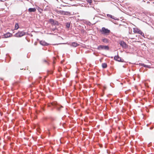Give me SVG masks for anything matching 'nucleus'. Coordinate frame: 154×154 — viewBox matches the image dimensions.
Instances as JSON below:
<instances>
[{"instance_id":"2","label":"nucleus","mask_w":154,"mask_h":154,"mask_svg":"<svg viewBox=\"0 0 154 154\" xmlns=\"http://www.w3.org/2000/svg\"><path fill=\"white\" fill-rule=\"evenodd\" d=\"M133 32L135 33H137L141 35L142 36H144V34L140 30L137 28H134L133 29Z\"/></svg>"},{"instance_id":"7","label":"nucleus","mask_w":154,"mask_h":154,"mask_svg":"<svg viewBox=\"0 0 154 154\" xmlns=\"http://www.w3.org/2000/svg\"><path fill=\"white\" fill-rule=\"evenodd\" d=\"M49 22L52 26L56 25L57 23L56 21H55L53 19H50L49 20Z\"/></svg>"},{"instance_id":"15","label":"nucleus","mask_w":154,"mask_h":154,"mask_svg":"<svg viewBox=\"0 0 154 154\" xmlns=\"http://www.w3.org/2000/svg\"><path fill=\"white\" fill-rule=\"evenodd\" d=\"M19 28V25L18 23H16L15 26V29L17 30Z\"/></svg>"},{"instance_id":"16","label":"nucleus","mask_w":154,"mask_h":154,"mask_svg":"<svg viewBox=\"0 0 154 154\" xmlns=\"http://www.w3.org/2000/svg\"><path fill=\"white\" fill-rule=\"evenodd\" d=\"M102 41L103 42L105 43H108V40L106 38H104L102 39Z\"/></svg>"},{"instance_id":"19","label":"nucleus","mask_w":154,"mask_h":154,"mask_svg":"<svg viewBox=\"0 0 154 154\" xmlns=\"http://www.w3.org/2000/svg\"><path fill=\"white\" fill-rule=\"evenodd\" d=\"M56 28H53L52 29V31H54L55 29H56Z\"/></svg>"},{"instance_id":"3","label":"nucleus","mask_w":154,"mask_h":154,"mask_svg":"<svg viewBox=\"0 0 154 154\" xmlns=\"http://www.w3.org/2000/svg\"><path fill=\"white\" fill-rule=\"evenodd\" d=\"M57 12L58 14H60L61 15H70V14L69 12L65 11H57Z\"/></svg>"},{"instance_id":"20","label":"nucleus","mask_w":154,"mask_h":154,"mask_svg":"<svg viewBox=\"0 0 154 154\" xmlns=\"http://www.w3.org/2000/svg\"><path fill=\"white\" fill-rule=\"evenodd\" d=\"M41 44H42V45H45V44H43V43H42V42H41Z\"/></svg>"},{"instance_id":"10","label":"nucleus","mask_w":154,"mask_h":154,"mask_svg":"<svg viewBox=\"0 0 154 154\" xmlns=\"http://www.w3.org/2000/svg\"><path fill=\"white\" fill-rule=\"evenodd\" d=\"M70 45L73 47H76L78 46L79 45L77 43L73 42L71 43Z\"/></svg>"},{"instance_id":"12","label":"nucleus","mask_w":154,"mask_h":154,"mask_svg":"<svg viewBox=\"0 0 154 154\" xmlns=\"http://www.w3.org/2000/svg\"><path fill=\"white\" fill-rule=\"evenodd\" d=\"M137 37V35H134L131 36L129 38L131 39H135Z\"/></svg>"},{"instance_id":"23","label":"nucleus","mask_w":154,"mask_h":154,"mask_svg":"<svg viewBox=\"0 0 154 154\" xmlns=\"http://www.w3.org/2000/svg\"><path fill=\"white\" fill-rule=\"evenodd\" d=\"M68 26H68V27H69V25H68Z\"/></svg>"},{"instance_id":"8","label":"nucleus","mask_w":154,"mask_h":154,"mask_svg":"<svg viewBox=\"0 0 154 154\" xmlns=\"http://www.w3.org/2000/svg\"><path fill=\"white\" fill-rule=\"evenodd\" d=\"M4 36L5 38H7L11 37L12 36V34L9 32H7L5 34Z\"/></svg>"},{"instance_id":"9","label":"nucleus","mask_w":154,"mask_h":154,"mask_svg":"<svg viewBox=\"0 0 154 154\" xmlns=\"http://www.w3.org/2000/svg\"><path fill=\"white\" fill-rule=\"evenodd\" d=\"M114 59L118 61H121V58L119 56H116L114 57Z\"/></svg>"},{"instance_id":"11","label":"nucleus","mask_w":154,"mask_h":154,"mask_svg":"<svg viewBox=\"0 0 154 154\" xmlns=\"http://www.w3.org/2000/svg\"><path fill=\"white\" fill-rule=\"evenodd\" d=\"M36 10L35 8H29L28 9V11L29 12H34L36 11Z\"/></svg>"},{"instance_id":"6","label":"nucleus","mask_w":154,"mask_h":154,"mask_svg":"<svg viewBox=\"0 0 154 154\" xmlns=\"http://www.w3.org/2000/svg\"><path fill=\"white\" fill-rule=\"evenodd\" d=\"M119 44L122 47L125 48L127 47L126 43L123 41H120L119 42Z\"/></svg>"},{"instance_id":"4","label":"nucleus","mask_w":154,"mask_h":154,"mask_svg":"<svg viewBox=\"0 0 154 154\" xmlns=\"http://www.w3.org/2000/svg\"><path fill=\"white\" fill-rule=\"evenodd\" d=\"M102 31L103 32V34L106 35H108L110 32V30L105 27L102 28Z\"/></svg>"},{"instance_id":"14","label":"nucleus","mask_w":154,"mask_h":154,"mask_svg":"<svg viewBox=\"0 0 154 154\" xmlns=\"http://www.w3.org/2000/svg\"><path fill=\"white\" fill-rule=\"evenodd\" d=\"M141 66H143L145 67L150 68L149 66L148 65H146L144 64V63H141Z\"/></svg>"},{"instance_id":"13","label":"nucleus","mask_w":154,"mask_h":154,"mask_svg":"<svg viewBox=\"0 0 154 154\" xmlns=\"http://www.w3.org/2000/svg\"><path fill=\"white\" fill-rule=\"evenodd\" d=\"M102 66L103 68H106L107 66V65L106 63H103L102 64Z\"/></svg>"},{"instance_id":"17","label":"nucleus","mask_w":154,"mask_h":154,"mask_svg":"<svg viewBox=\"0 0 154 154\" xmlns=\"http://www.w3.org/2000/svg\"><path fill=\"white\" fill-rule=\"evenodd\" d=\"M87 2L91 5L92 2V0H87Z\"/></svg>"},{"instance_id":"21","label":"nucleus","mask_w":154,"mask_h":154,"mask_svg":"<svg viewBox=\"0 0 154 154\" xmlns=\"http://www.w3.org/2000/svg\"><path fill=\"white\" fill-rule=\"evenodd\" d=\"M44 61L45 62H47V61L46 60H44Z\"/></svg>"},{"instance_id":"5","label":"nucleus","mask_w":154,"mask_h":154,"mask_svg":"<svg viewBox=\"0 0 154 154\" xmlns=\"http://www.w3.org/2000/svg\"><path fill=\"white\" fill-rule=\"evenodd\" d=\"M97 49L99 50H107L109 49L108 46L100 45L98 46Z\"/></svg>"},{"instance_id":"1","label":"nucleus","mask_w":154,"mask_h":154,"mask_svg":"<svg viewBox=\"0 0 154 154\" xmlns=\"http://www.w3.org/2000/svg\"><path fill=\"white\" fill-rule=\"evenodd\" d=\"M26 33L23 31H19L14 35V36L17 37H20L25 35Z\"/></svg>"},{"instance_id":"22","label":"nucleus","mask_w":154,"mask_h":154,"mask_svg":"<svg viewBox=\"0 0 154 154\" xmlns=\"http://www.w3.org/2000/svg\"><path fill=\"white\" fill-rule=\"evenodd\" d=\"M68 26H68V27H69V25H68Z\"/></svg>"},{"instance_id":"18","label":"nucleus","mask_w":154,"mask_h":154,"mask_svg":"<svg viewBox=\"0 0 154 154\" xmlns=\"http://www.w3.org/2000/svg\"><path fill=\"white\" fill-rule=\"evenodd\" d=\"M107 16L108 17H109L111 18H112V16L111 15H110V14H107Z\"/></svg>"}]
</instances>
